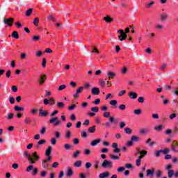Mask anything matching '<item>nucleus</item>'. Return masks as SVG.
Instances as JSON below:
<instances>
[{
    "label": "nucleus",
    "mask_w": 178,
    "mask_h": 178,
    "mask_svg": "<svg viewBox=\"0 0 178 178\" xmlns=\"http://www.w3.org/2000/svg\"><path fill=\"white\" fill-rule=\"evenodd\" d=\"M110 105H112L113 106H116V105H118V101H116V100H111L110 102Z\"/></svg>",
    "instance_id": "nucleus-52"
},
{
    "label": "nucleus",
    "mask_w": 178,
    "mask_h": 178,
    "mask_svg": "<svg viewBox=\"0 0 178 178\" xmlns=\"http://www.w3.org/2000/svg\"><path fill=\"white\" fill-rule=\"evenodd\" d=\"M91 111L92 112H95V113H97V112L99 111V108L98 107H92Z\"/></svg>",
    "instance_id": "nucleus-49"
},
{
    "label": "nucleus",
    "mask_w": 178,
    "mask_h": 178,
    "mask_svg": "<svg viewBox=\"0 0 178 178\" xmlns=\"http://www.w3.org/2000/svg\"><path fill=\"white\" fill-rule=\"evenodd\" d=\"M6 119H7V120H12V119H13V118H15V114H13V113H10L7 115H5Z\"/></svg>",
    "instance_id": "nucleus-21"
},
{
    "label": "nucleus",
    "mask_w": 178,
    "mask_h": 178,
    "mask_svg": "<svg viewBox=\"0 0 178 178\" xmlns=\"http://www.w3.org/2000/svg\"><path fill=\"white\" fill-rule=\"evenodd\" d=\"M119 126H120V128L123 129V128H124V127L126 126V122H120Z\"/></svg>",
    "instance_id": "nucleus-61"
},
{
    "label": "nucleus",
    "mask_w": 178,
    "mask_h": 178,
    "mask_svg": "<svg viewBox=\"0 0 178 178\" xmlns=\"http://www.w3.org/2000/svg\"><path fill=\"white\" fill-rule=\"evenodd\" d=\"M46 156H49L51 154H52V147L51 146H48L45 151Z\"/></svg>",
    "instance_id": "nucleus-18"
},
{
    "label": "nucleus",
    "mask_w": 178,
    "mask_h": 178,
    "mask_svg": "<svg viewBox=\"0 0 178 178\" xmlns=\"http://www.w3.org/2000/svg\"><path fill=\"white\" fill-rule=\"evenodd\" d=\"M4 24H6L7 26H9V27H12V25L13 24V18H5L3 19Z\"/></svg>",
    "instance_id": "nucleus-7"
},
{
    "label": "nucleus",
    "mask_w": 178,
    "mask_h": 178,
    "mask_svg": "<svg viewBox=\"0 0 178 178\" xmlns=\"http://www.w3.org/2000/svg\"><path fill=\"white\" fill-rule=\"evenodd\" d=\"M42 166L43 169H48V166H49V162L47 160H43L42 161Z\"/></svg>",
    "instance_id": "nucleus-17"
},
{
    "label": "nucleus",
    "mask_w": 178,
    "mask_h": 178,
    "mask_svg": "<svg viewBox=\"0 0 178 178\" xmlns=\"http://www.w3.org/2000/svg\"><path fill=\"white\" fill-rule=\"evenodd\" d=\"M45 82V75L41 76L39 79V84L41 86V84H44Z\"/></svg>",
    "instance_id": "nucleus-25"
},
{
    "label": "nucleus",
    "mask_w": 178,
    "mask_h": 178,
    "mask_svg": "<svg viewBox=\"0 0 178 178\" xmlns=\"http://www.w3.org/2000/svg\"><path fill=\"white\" fill-rule=\"evenodd\" d=\"M91 93L93 95H99V88H97V87L92 88L91 90Z\"/></svg>",
    "instance_id": "nucleus-12"
},
{
    "label": "nucleus",
    "mask_w": 178,
    "mask_h": 178,
    "mask_svg": "<svg viewBox=\"0 0 178 178\" xmlns=\"http://www.w3.org/2000/svg\"><path fill=\"white\" fill-rule=\"evenodd\" d=\"M164 27L165 26L163 24H156V30H163Z\"/></svg>",
    "instance_id": "nucleus-31"
},
{
    "label": "nucleus",
    "mask_w": 178,
    "mask_h": 178,
    "mask_svg": "<svg viewBox=\"0 0 178 178\" xmlns=\"http://www.w3.org/2000/svg\"><path fill=\"white\" fill-rule=\"evenodd\" d=\"M128 97L131 98V99H136L137 97H138V95L134 92H129L128 94Z\"/></svg>",
    "instance_id": "nucleus-14"
},
{
    "label": "nucleus",
    "mask_w": 178,
    "mask_h": 178,
    "mask_svg": "<svg viewBox=\"0 0 178 178\" xmlns=\"http://www.w3.org/2000/svg\"><path fill=\"white\" fill-rule=\"evenodd\" d=\"M131 140L132 141V143L137 142V141H138V137H137L136 136H132L131 137Z\"/></svg>",
    "instance_id": "nucleus-42"
},
{
    "label": "nucleus",
    "mask_w": 178,
    "mask_h": 178,
    "mask_svg": "<svg viewBox=\"0 0 178 178\" xmlns=\"http://www.w3.org/2000/svg\"><path fill=\"white\" fill-rule=\"evenodd\" d=\"M163 105H168V104H169V99L165 98V99H163Z\"/></svg>",
    "instance_id": "nucleus-62"
},
{
    "label": "nucleus",
    "mask_w": 178,
    "mask_h": 178,
    "mask_svg": "<svg viewBox=\"0 0 178 178\" xmlns=\"http://www.w3.org/2000/svg\"><path fill=\"white\" fill-rule=\"evenodd\" d=\"M72 137V132L70 130L65 131V138H70Z\"/></svg>",
    "instance_id": "nucleus-32"
},
{
    "label": "nucleus",
    "mask_w": 178,
    "mask_h": 178,
    "mask_svg": "<svg viewBox=\"0 0 178 178\" xmlns=\"http://www.w3.org/2000/svg\"><path fill=\"white\" fill-rule=\"evenodd\" d=\"M154 172H155V170H154V169H148V170H147L146 176L147 177H154Z\"/></svg>",
    "instance_id": "nucleus-10"
},
{
    "label": "nucleus",
    "mask_w": 178,
    "mask_h": 178,
    "mask_svg": "<svg viewBox=\"0 0 178 178\" xmlns=\"http://www.w3.org/2000/svg\"><path fill=\"white\" fill-rule=\"evenodd\" d=\"M117 33L121 34L118 36L120 41H123V40H126V38H127V35L126 33H124V31H123V30H118Z\"/></svg>",
    "instance_id": "nucleus-4"
},
{
    "label": "nucleus",
    "mask_w": 178,
    "mask_h": 178,
    "mask_svg": "<svg viewBox=\"0 0 178 178\" xmlns=\"http://www.w3.org/2000/svg\"><path fill=\"white\" fill-rule=\"evenodd\" d=\"M155 176L157 178L162 177V171L158 170L155 172Z\"/></svg>",
    "instance_id": "nucleus-29"
},
{
    "label": "nucleus",
    "mask_w": 178,
    "mask_h": 178,
    "mask_svg": "<svg viewBox=\"0 0 178 178\" xmlns=\"http://www.w3.org/2000/svg\"><path fill=\"white\" fill-rule=\"evenodd\" d=\"M125 168L127 169H133V165L131 163H127Z\"/></svg>",
    "instance_id": "nucleus-60"
},
{
    "label": "nucleus",
    "mask_w": 178,
    "mask_h": 178,
    "mask_svg": "<svg viewBox=\"0 0 178 178\" xmlns=\"http://www.w3.org/2000/svg\"><path fill=\"white\" fill-rule=\"evenodd\" d=\"M110 158L112 161H118L120 159L119 156H116L115 154H111Z\"/></svg>",
    "instance_id": "nucleus-30"
},
{
    "label": "nucleus",
    "mask_w": 178,
    "mask_h": 178,
    "mask_svg": "<svg viewBox=\"0 0 178 178\" xmlns=\"http://www.w3.org/2000/svg\"><path fill=\"white\" fill-rule=\"evenodd\" d=\"M47 19L48 20H51V22H55V18L51 15H48Z\"/></svg>",
    "instance_id": "nucleus-63"
},
{
    "label": "nucleus",
    "mask_w": 178,
    "mask_h": 178,
    "mask_svg": "<svg viewBox=\"0 0 178 178\" xmlns=\"http://www.w3.org/2000/svg\"><path fill=\"white\" fill-rule=\"evenodd\" d=\"M12 37H13V38H15V40H17L19 38V33L16 31H13L12 33Z\"/></svg>",
    "instance_id": "nucleus-27"
},
{
    "label": "nucleus",
    "mask_w": 178,
    "mask_h": 178,
    "mask_svg": "<svg viewBox=\"0 0 178 178\" xmlns=\"http://www.w3.org/2000/svg\"><path fill=\"white\" fill-rule=\"evenodd\" d=\"M65 149H67V151H69V149H72V145H70L69 143H66L64 145Z\"/></svg>",
    "instance_id": "nucleus-39"
},
{
    "label": "nucleus",
    "mask_w": 178,
    "mask_h": 178,
    "mask_svg": "<svg viewBox=\"0 0 178 178\" xmlns=\"http://www.w3.org/2000/svg\"><path fill=\"white\" fill-rule=\"evenodd\" d=\"M24 155L25 158H28L29 162L31 165H34V160L32 159L31 156H30V155H29V153H27V152H24Z\"/></svg>",
    "instance_id": "nucleus-8"
},
{
    "label": "nucleus",
    "mask_w": 178,
    "mask_h": 178,
    "mask_svg": "<svg viewBox=\"0 0 178 178\" xmlns=\"http://www.w3.org/2000/svg\"><path fill=\"white\" fill-rule=\"evenodd\" d=\"M14 109L15 112H19V111H24L23 107H19V106H15Z\"/></svg>",
    "instance_id": "nucleus-34"
},
{
    "label": "nucleus",
    "mask_w": 178,
    "mask_h": 178,
    "mask_svg": "<svg viewBox=\"0 0 178 178\" xmlns=\"http://www.w3.org/2000/svg\"><path fill=\"white\" fill-rule=\"evenodd\" d=\"M79 155H80V151L77 150L73 154L72 158H77Z\"/></svg>",
    "instance_id": "nucleus-48"
},
{
    "label": "nucleus",
    "mask_w": 178,
    "mask_h": 178,
    "mask_svg": "<svg viewBox=\"0 0 178 178\" xmlns=\"http://www.w3.org/2000/svg\"><path fill=\"white\" fill-rule=\"evenodd\" d=\"M149 132V130L148 129H143L140 131V134H147V133Z\"/></svg>",
    "instance_id": "nucleus-35"
},
{
    "label": "nucleus",
    "mask_w": 178,
    "mask_h": 178,
    "mask_svg": "<svg viewBox=\"0 0 178 178\" xmlns=\"http://www.w3.org/2000/svg\"><path fill=\"white\" fill-rule=\"evenodd\" d=\"M138 102H139V104H143L144 103V97H138Z\"/></svg>",
    "instance_id": "nucleus-59"
},
{
    "label": "nucleus",
    "mask_w": 178,
    "mask_h": 178,
    "mask_svg": "<svg viewBox=\"0 0 178 178\" xmlns=\"http://www.w3.org/2000/svg\"><path fill=\"white\" fill-rule=\"evenodd\" d=\"M141 112H142V111H141V109H136V110H134V115H141Z\"/></svg>",
    "instance_id": "nucleus-38"
},
{
    "label": "nucleus",
    "mask_w": 178,
    "mask_h": 178,
    "mask_svg": "<svg viewBox=\"0 0 178 178\" xmlns=\"http://www.w3.org/2000/svg\"><path fill=\"white\" fill-rule=\"evenodd\" d=\"M39 115L40 116H42V117H47L48 116V111H44V109L40 108L39 111Z\"/></svg>",
    "instance_id": "nucleus-13"
},
{
    "label": "nucleus",
    "mask_w": 178,
    "mask_h": 178,
    "mask_svg": "<svg viewBox=\"0 0 178 178\" xmlns=\"http://www.w3.org/2000/svg\"><path fill=\"white\" fill-rule=\"evenodd\" d=\"M77 105L72 104L68 108V111H73L74 108H76Z\"/></svg>",
    "instance_id": "nucleus-58"
},
{
    "label": "nucleus",
    "mask_w": 178,
    "mask_h": 178,
    "mask_svg": "<svg viewBox=\"0 0 178 178\" xmlns=\"http://www.w3.org/2000/svg\"><path fill=\"white\" fill-rule=\"evenodd\" d=\"M32 122L33 120L29 117H26L24 120V123H25V124H30Z\"/></svg>",
    "instance_id": "nucleus-23"
},
{
    "label": "nucleus",
    "mask_w": 178,
    "mask_h": 178,
    "mask_svg": "<svg viewBox=\"0 0 178 178\" xmlns=\"http://www.w3.org/2000/svg\"><path fill=\"white\" fill-rule=\"evenodd\" d=\"M126 168L123 166H121V167H119L118 169H117V172H118V173H120L122 172H124V170Z\"/></svg>",
    "instance_id": "nucleus-44"
},
{
    "label": "nucleus",
    "mask_w": 178,
    "mask_h": 178,
    "mask_svg": "<svg viewBox=\"0 0 178 178\" xmlns=\"http://www.w3.org/2000/svg\"><path fill=\"white\" fill-rule=\"evenodd\" d=\"M88 131V133H95V126L89 127Z\"/></svg>",
    "instance_id": "nucleus-36"
},
{
    "label": "nucleus",
    "mask_w": 178,
    "mask_h": 178,
    "mask_svg": "<svg viewBox=\"0 0 178 178\" xmlns=\"http://www.w3.org/2000/svg\"><path fill=\"white\" fill-rule=\"evenodd\" d=\"M146 144H148L149 147H154V145H155V142L152 141L151 138H148L146 140Z\"/></svg>",
    "instance_id": "nucleus-22"
},
{
    "label": "nucleus",
    "mask_w": 178,
    "mask_h": 178,
    "mask_svg": "<svg viewBox=\"0 0 178 178\" xmlns=\"http://www.w3.org/2000/svg\"><path fill=\"white\" fill-rule=\"evenodd\" d=\"M100 143H101V139L98 138V139L92 140L90 143V145H91V147H95V146L98 145V144H99Z\"/></svg>",
    "instance_id": "nucleus-16"
},
{
    "label": "nucleus",
    "mask_w": 178,
    "mask_h": 178,
    "mask_svg": "<svg viewBox=\"0 0 178 178\" xmlns=\"http://www.w3.org/2000/svg\"><path fill=\"white\" fill-rule=\"evenodd\" d=\"M45 131H47V128L45 127H42L40 130V134L42 135L45 134Z\"/></svg>",
    "instance_id": "nucleus-55"
},
{
    "label": "nucleus",
    "mask_w": 178,
    "mask_h": 178,
    "mask_svg": "<svg viewBox=\"0 0 178 178\" xmlns=\"http://www.w3.org/2000/svg\"><path fill=\"white\" fill-rule=\"evenodd\" d=\"M74 166L76 168H80L81 166V161H77L74 163Z\"/></svg>",
    "instance_id": "nucleus-41"
},
{
    "label": "nucleus",
    "mask_w": 178,
    "mask_h": 178,
    "mask_svg": "<svg viewBox=\"0 0 178 178\" xmlns=\"http://www.w3.org/2000/svg\"><path fill=\"white\" fill-rule=\"evenodd\" d=\"M124 131H125L126 134H131L133 133V130L129 127L124 128Z\"/></svg>",
    "instance_id": "nucleus-26"
},
{
    "label": "nucleus",
    "mask_w": 178,
    "mask_h": 178,
    "mask_svg": "<svg viewBox=\"0 0 178 178\" xmlns=\"http://www.w3.org/2000/svg\"><path fill=\"white\" fill-rule=\"evenodd\" d=\"M161 154H162L161 150H158L157 152H156L154 153V155H155L156 158H158V157L161 156Z\"/></svg>",
    "instance_id": "nucleus-53"
},
{
    "label": "nucleus",
    "mask_w": 178,
    "mask_h": 178,
    "mask_svg": "<svg viewBox=\"0 0 178 178\" xmlns=\"http://www.w3.org/2000/svg\"><path fill=\"white\" fill-rule=\"evenodd\" d=\"M31 158H32L33 159L34 163H35V161H39L40 160V156L37 155V152H33L31 154Z\"/></svg>",
    "instance_id": "nucleus-9"
},
{
    "label": "nucleus",
    "mask_w": 178,
    "mask_h": 178,
    "mask_svg": "<svg viewBox=\"0 0 178 178\" xmlns=\"http://www.w3.org/2000/svg\"><path fill=\"white\" fill-rule=\"evenodd\" d=\"M161 154H163V155H166L167 154H169V149H161Z\"/></svg>",
    "instance_id": "nucleus-50"
},
{
    "label": "nucleus",
    "mask_w": 178,
    "mask_h": 178,
    "mask_svg": "<svg viewBox=\"0 0 178 178\" xmlns=\"http://www.w3.org/2000/svg\"><path fill=\"white\" fill-rule=\"evenodd\" d=\"M169 18V15H168V13H161L160 14V20L161 22H166V20H168V19Z\"/></svg>",
    "instance_id": "nucleus-5"
},
{
    "label": "nucleus",
    "mask_w": 178,
    "mask_h": 178,
    "mask_svg": "<svg viewBox=\"0 0 178 178\" xmlns=\"http://www.w3.org/2000/svg\"><path fill=\"white\" fill-rule=\"evenodd\" d=\"M72 176H73V170L68 167L67 170V177H72Z\"/></svg>",
    "instance_id": "nucleus-20"
},
{
    "label": "nucleus",
    "mask_w": 178,
    "mask_h": 178,
    "mask_svg": "<svg viewBox=\"0 0 178 178\" xmlns=\"http://www.w3.org/2000/svg\"><path fill=\"white\" fill-rule=\"evenodd\" d=\"M162 129H163V125H162V124H160V125L154 127V130H156V131H161V130H162Z\"/></svg>",
    "instance_id": "nucleus-33"
},
{
    "label": "nucleus",
    "mask_w": 178,
    "mask_h": 178,
    "mask_svg": "<svg viewBox=\"0 0 178 178\" xmlns=\"http://www.w3.org/2000/svg\"><path fill=\"white\" fill-rule=\"evenodd\" d=\"M38 112V109H36V108H32L31 110V115H36V113Z\"/></svg>",
    "instance_id": "nucleus-51"
},
{
    "label": "nucleus",
    "mask_w": 178,
    "mask_h": 178,
    "mask_svg": "<svg viewBox=\"0 0 178 178\" xmlns=\"http://www.w3.org/2000/svg\"><path fill=\"white\" fill-rule=\"evenodd\" d=\"M66 88V85H61L58 87V91H63Z\"/></svg>",
    "instance_id": "nucleus-47"
},
{
    "label": "nucleus",
    "mask_w": 178,
    "mask_h": 178,
    "mask_svg": "<svg viewBox=\"0 0 178 178\" xmlns=\"http://www.w3.org/2000/svg\"><path fill=\"white\" fill-rule=\"evenodd\" d=\"M84 90V87L81 86L76 90L75 94H74V98H79V94L81 93V91Z\"/></svg>",
    "instance_id": "nucleus-11"
},
{
    "label": "nucleus",
    "mask_w": 178,
    "mask_h": 178,
    "mask_svg": "<svg viewBox=\"0 0 178 178\" xmlns=\"http://www.w3.org/2000/svg\"><path fill=\"white\" fill-rule=\"evenodd\" d=\"M106 76H107V77H108V80H111V79H113V77H115V76H116V74L115 72L108 71V72H107Z\"/></svg>",
    "instance_id": "nucleus-19"
},
{
    "label": "nucleus",
    "mask_w": 178,
    "mask_h": 178,
    "mask_svg": "<svg viewBox=\"0 0 178 178\" xmlns=\"http://www.w3.org/2000/svg\"><path fill=\"white\" fill-rule=\"evenodd\" d=\"M166 66H168V65L162 64L160 70H166Z\"/></svg>",
    "instance_id": "nucleus-64"
},
{
    "label": "nucleus",
    "mask_w": 178,
    "mask_h": 178,
    "mask_svg": "<svg viewBox=\"0 0 178 178\" xmlns=\"http://www.w3.org/2000/svg\"><path fill=\"white\" fill-rule=\"evenodd\" d=\"M49 105H55V99L54 98H50L49 99Z\"/></svg>",
    "instance_id": "nucleus-45"
},
{
    "label": "nucleus",
    "mask_w": 178,
    "mask_h": 178,
    "mask_svg": "<svg viewBox=\"0 0 178 178\" xmlns=\"http://www.w3.org/2000/svg\"><path fill=\"white\" fill-rule=\"evenodd\" d=\"M32 14H33V9H31V8H29L25 13L26 16H31V15H32Z\"/></svg>",
    "instance_id": "nucleus-37"
},
{
    "label": "nucleus",
    "mask_w": 178,
    "mask_h": 178,
    "mask_svg": "<svg viewBox=\"0 0 178 178\" xmlns=\"http://www.w3.org/2000/svg\"><path fill=\"white\" fill-rule=\"evenodd\" d=\"M118 108L120 109V111H124V109H126V105L121 104L118 106Z\"/></svg>",
    "instance_id": "nucleus-57"
},
{
    "label": "nucleus",
    "mask_w": 178,
    "mask_h": 178,
    "mask_svg": "<svg viewBox=\"0 0 178 178\" xmlns=\"http://www.w3.org/2000/svg\"><path fill=\"white\" fill-rule=\"evenodd\" d=\"M105 83H106V81L104 79H100L99 81V84L102 87V88H104V87H105Z\"/></svg>",
    "instance_id": "nucleus-28"
},
{
    "label": "nucleus",
    "mask_w": 178,
    "mask_h": 178,
    "mask_svg": "<svg viewBox=\"0 0 178 178\" xmlns=\"http://www.w3.org/2000/svg\"><path fill=\"white\" fill-rule=\"evenodd\" d=\"M109 176H110L109 172H104L99 175V178H108Z\"/></svg>",
    "instance_id": "nucleus-15"
},
{
    "label": "nucleus",
    "mask_w": 178,
    "mask_h": 178,
    "mask_svg": "<svg viewBox=\"0 0 178 178\" xmlns=\"http://www.w3.org/2000/svg\"><path fill=\"white\" fill-rule=\"evenodd\" d=\"M40 22V19H38V18H35L34 19H33V24H34V26H38V22Z\"/></svg>",
    "instance_id": "nucleus-54"
},
{
    "label": "nucleus",
    "mask_w": 178,
    "mask_h": 178,
    "mask_svg": "<svg viewBox=\"0 0 178 178\" xmlns=\"http://www.w3.org/2000/svg\"><path fill=\"white\" fill-rule=\"evenodd\" d=\"M104 20H105L106 22H108V23L112 22V18L109 16H106L104 18Z\"/></svg>",
    "instance_id": "nucleus-56"
},
{
    "label": "nucleus",
    "mask_w": 178,
    "mask_h": 178,
    "mask_svg": "<svg viewBox=\"0 0 178 178\" xmlns=\"http://www.w3.org/2000/svg\"><path fill=\"white\" fill-rule=\"evenodd\" d=\"M58 113H59V111L58 110H54L51 114L50 116L51 118H54V116H55V115H58Z\"/></svg>",
    "instance_id": "nucleus-46"
},
{
    "label": "nucleus",
    "mask_w": 178,
    "mask_h": 178,
    "mask_svg": "<svg viewBox=\"0 0 178 178\" xmlns=\"http://www.w3.org/2000/svg\"><path fill=\"white\" fill-rule=\"evenodd\" d=\"M81 136L82 138H87V132L84 131V130H82L81 131Z\"/></svg>",
    "instance_id": "nucleus-40"
},
{
    "label": "nucleus",
    "mask_w": 178,
    "mask_h": 178,
    "mask_svg": "<svg viewBox=\"0 0 178 178\" xmlns=\"http://www.w3.org/2000/svg\"><path fill=\"white\" fill-rule=\"evenodd\" d=\"M115 119L114 117H110L109 122H106L104 123L105 127H111L112 126V123H115Z\"/></svg>",
    "instance_id": "nucleus-6"
},
{
    "label": "nucleus",
    "mask_w": 178,
    "mask_h": 178,
    "mask_svg": "<svg viewBox=\"0 0 178 178\" xmlns=\"http://www.w3.org/2000/svg\"><path fill=\"white\" fill-rule=\"evenodd\" d=\"M175 175V171L173 170H169L168 171V177L169 178H172Z\"/></svg>",
    "instance_id": "nucleus-24"
},
{
    "label": "nucleus",
    "mask_w": 178,
    "mask_h": 178,
    "mask_svg": "<svg viewBox=\"0 0 178 178\" xmlns=\"http://www.w3.org/2000/svg\"><path fill=\"white\" fill-rule=\"evenodd\" d=\"M33 176H37V173H38V169L37 168H34L33 165H30L26 168V172H31Z\"/></svg>",
    "instance_id": "nucleus-3"
},
{
    "label": "nucleus",
    "mask_w": 178,
    "mask_h": 178,
    "mask_svg": "<svg viewBox=\"0 0 178 178\" xmlns=\"http://www.w3.org/2000/svg\"><path fill=\"white\" fill-rule=\"evenodd\" d=\"M49 122L50 124H54V126H60L62 124V122L58 120V117L51 118Z\"/></svg>",
    "instance_id": "nucleus-2"
},
{
    "label": "nucleus",
    "mask_w": 178,
    "mask_h": 178,
    "mask_svg": "<svg viewBox=\"0 0 178 178\" xmlns=\"http://www.w3.org/2000/svg\"><path fill=\"white\" fill-rule=\"evenodd\" d=\"M58 108H64L65 107V103L60 102H57L56 104Z\"/></svg>",
    "instance_id": "nucleus-43"
},
{
    "label": "nucleus",
    "mask_w": 178,
    "mask_h": 178,
    "mask_svg": "<svg viewBox=\"0 0 178 178\" xmlns=\"http://www.w3.org/2000/svg\"><path fill=\"white\" fill-rule=\"evenodd\" d=\"M102 168H103V169H112V168H113V165H112V162L104 159L103 161V163L101 165Z\"/></svg>",
    "instance_id": "nucleus-1"
}]
</instances>
